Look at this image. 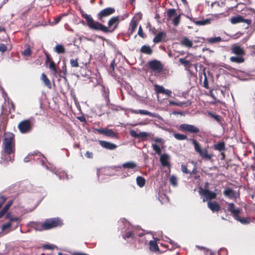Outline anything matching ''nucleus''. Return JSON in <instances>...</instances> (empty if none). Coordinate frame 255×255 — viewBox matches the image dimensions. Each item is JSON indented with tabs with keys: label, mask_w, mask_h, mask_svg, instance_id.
I'll list each match as a JSON object with an SVG mask.
<instances>
[{
	"label": "nucleus",
	"mask_w": 255,
	"mask_h": 255,
	"mask_svg": "<svg viewBox=\"0 0 255 255\" xmlns=\"http://www.w3.org/2000/svg\"><path fill=\"white\" fill-rule=\"evenodd\" d=\"M214 148L215 150L220 152L224 151L226 149L225 143L223 141H220L218 143L214 145Z\"/></svg>",
	"instance_id": "30"
},
{
	"label": "nucleus",
	"mask_w": 255,
	"mask_h": 255,
	"mask_svg": "<svg viewBox=\"0 0 255 255\" xmlns=\"http://www.w3.org/2000/svg\"><path fill=\"white\" fill-rule=\"evenodd\" d=\"M170 157L167 154H163L160 155V161L161 165L164 167H170L169 162Z\"/></svg>",
	"instance_id": "18"
},
{
	"label": "nucleus",
	"mask_w": 255,
	"mask_h": 255,
	"mask_svg": "<svg viewBox=\"0 0 255 255\" xmlns=\"http://www.w3.org/2000/svg\"><path fill=\"white\" fill-rule=\"evenodd\" d=\"M130 112L133 114H140V115H148L151 117H155L159 119V120H161L162 121H163V118L158 114L154 113H151L148 112L147 110H133L130 109Z\"/></svg>",
	"instance_id": "12"
},
{
	"label": "nucleus",
	"mask_w": 255,
	"mask_h": 255,
	"mask_svg": "<svg viewBox=\"0 0 255 255\" xmlns=\"http://www.w3.org/2000/svg\"><path fill=\"white\" fill-rule=\"evenodd\" d=\"M44 227L46 230L58 227L63 225L62 221L58 218L46 219L44 222Z\"/></svg>",
	"instance_id": "6"
},
{
	"label": "nucleus",
	"mask_w": 255,
	"mask_h": 255,
	"mask_svg": "<svg viewBox=\"0 0 255 255\" xmlns=\"http://www.w3.org/2000/svg\"><path fill=\"white\" fill-rule=\"evenodd\" d=\"M221 41H222V38L220 36L211 37V38L208 39V41L211 43H218Z\"/></svg>",
	"instance_id": "41"
},
{
	"label": "nucleus",
	"mask_w": 255,
	"mask_h": 255,
	"mask_svg": "<svg viewBox=\"0 0 255 255\" xmlns=\"http://www.w3.org/2000/svg\"><path fill=\"white\" fill-rule=\"evenodd\" d=\"M233 52L237 55L243 56L245 55V51L243 48L239 46H235L232 48Z\"/></svg>",
	"instance_id": "27"
},
{
	"label": "nucleus",
	"mask_w": 255,
	"mask_h": 255,
	"mask_svg": "<svg viewBox=\"0 0 255 255\" xmlns=\"http://www.w3.org/2000/svg\"><path fill=\"white\" fill-rule=\"evenodd\" d=\"M49 68L50 70L53 71L55 75L59 76H62L61 75V71L58 69L57 65H49Z\"/></svg>",
	"instance_id": "33"
},
{
	"label": "nucleus",
	"mask_w": 255,
	"mask_h": 255,
	"mask_svg": "<svg viewBox=\"0 0 255 255\" xmlns=\"http://www.w3.org/2000/svg\"><path fill=\"white\" fill-rule=\"evenodd\" d=\"M41 80L42 81L45 86H46L48 89H51V82L44 73H42L41 74Z\"/></svg>",
	"instance_id": "29"
},
{
	"label": "nucleus",
	"mask_w": 255,
	"mask_h": 255,
	"mask_svg": "<svg viewBox=\"0 0 255 255\" xmlns=\"http://www.w3.org/2000/svg\"><path fill=\"white\" fill-rule=\"evenodd\" d=\"M31 227L36 231H41L46 230L43 223L33 222L31 224Z\"/></svg>",
	"instance_id": "25"
},
{
	"label": "nucleus",
	"mask_w": 255,
	"mask_h": 255,
	"mask_svg": "<svg viewBox=\"0 0 255 255\" xmlns=\"http://www.w3.org/2000/svg\"><path fill=\"white\" fill-rule=\"evenodd\" d=\"M95 131H97L98 132L103 134L105 136L111 137H117V133L112 129L108 128H100V129H95Z\"/></svg>",
	"instance_id": "13"
},
{
	"label": "nucleus",
	"mask_w": 255,
	"mask_h": 255,
	"mask_svg": "<svg viewBox=\"0 0 255 255\" xmlns=\"http://www.w3.org/2000/svg\"><path fill=\"white\" fill-rule=\"evenodd\" d=\"M155 90L156 93H162L165 94L169 97L171 96L172 92L171 91L165 89L163 86H159L158 85H155L154 86Z\"/></svg>",
	"instance_id": "16"
},
{
	"label": "nucleus",
	"mask_w": 255,
	"mask_h": 255,
	"mask_svg": "<svg viewBox=\"0 0 255 255\" xmlns=\"http://www.w3.org/2000/svg\"><path fill=\"white\" fill-rule=\"evenodd\" d=\"M208 207L213 212H218L220 209L219 205L215 201H209L208 202Z\"/></svg>",
	"instance_id": "22"
},
{
	"label": "nucleus",
	"mask_w": 255,
	"mask_h": 255,
	"mask_svg": "<svg viewBox=\"0 0 255 255\" xmlns=\"http://www.w3.org/2000/svg\"><path fill=\"white\" fill-rule=\"evenodd\" d=\"M191 141L194 145L195 150L203 159L206 160H211L213 155L208 153V148L202 149L200 144L194 139H191Z\"/></svg>",
	"instance_id": "4"
},
{
	"label": "nucleus",
	"mask_w": 255,
	"mask_h": 255,
	"mask_svg": "<svg viewBox=\"0 0 255 255\" xmlns=\"http://www.w3.org/2000/svg\"><path fill=\"white\" fill-rule=\"evenodd\" d=\"M223 194L230 199L236 198L239 194L231 188H226L223 192Z\"/></svg>",
	"instance_id": "15"
},
{
	"label": "nucleus",
	"mask_w": 255,
	"mask_h": 255,
	"mask_svg": "<svg viewBox=\"0 0 255 255\" xmlns=\"http://www.w3.org/2000/svg\"><path fill=\"white\" fill-rule=\"evenodd\" d=\"M178 129L180 131L190 133H197L199 132V129L194 125L187 124H183L179 125Z\"/></svg>",
	"instance_id": "7"
},
{
	"label": "nucleus",
	"mask_w": 255,
	"mask_h": 255,
	"mask_svg": "<svg viewBox=\"0 0 255 255\" xmlns=\"http://www.w3.org/2000/svg\"><path fill=\"white\" fill-rule=\"evenodd\" d=\"M46 61V64H55L53 61L51 56L47 53H45Z\"/></svg>",
	"instance_id": "49"
},
{
	"label": "nucleus",
	"mask_w": 255,
	"mask_h": 255,
	"mask_svg": "<svg viewBox=\"0 0 255 255\" xmlns=\"http://www.w3.org/2000/svg\"><path fill=\"white\" fill-rule=\"evenodd\" d=\"M173 136L178 140H183L187 138V135L181 133H174Z\"/></svg>",
	"instance_id": "40"
},
{
	"label": "nucleus",
	"mask_w": 255,
	"mask_h": 255,
	"mask_svg": "<svg viewBox=\"0 0 255 255\" xmlns=\"http://www.w3.org/2000/svg\"><path fill=\"white\" fill-rule=\"evenodd\" d=\"M169 182L171 185L174 186H176L177 184V178L176 176L172 175L169 179Z\"/></svg>",
	"instance_id": "47"
},
{
	"label": "nucleus",
	"mask_w": 255,
	"mask_h": 255,
	"mask_svg": "<svg viewBox=\"0 0 255 255\" xmlns=\"http://www.w3.org/2000/svg\"><path fill=\"white\" fill-rule=\"evenodd\" d=\"M115 12V9L114 8L109 7L107 8H106L104 9H102L100 11V12L97 14V17L98 19L104 22V20H103V18L104 17L109 16Z\"/></svg>",
	"instance_id": "10"
},
{
	"label": "nucleus",
	"mask_w": 255,
	"mask_h": 255,
	"mask_svg": "<svg viewBox=\"0 0 255 255\" xmlns=\"http://www.w3.org/2000/svg\"><path fill=\"white\" fill-rule=\"evenodd\" d=\"M230 60L232 62L241 63H243L245 61L244 58L243 56L239 55H236L235 56H232L230 58Z\"/></svg>",
	"instance_id": "32"
},
{
	"label": "nucleus",
	"mask_w": 255,
	"mask_h": 255,
	"mask_svg": "<svg viewBox=\"0 0 255 255\" xmlns=\"http://www.w3.org/2000/svg\"><path fill=\"white\" fill-rule=\"evenodd\" d=\"M13 203L12 200H9L6 204V205L4 207L3 209L4 210L6 211L8 210L9 207L12 205Z\"/></svg>",
	"instance_id": "54"
},
{
	"label": "nucleus",
	"mask_w": 255,
	"mask_h": 255,
	"mask_svg": "<svg viewBox=\"0 0 255 255\" xmlns=\"http://www.w3.org/2000/svg\"><path fill=\"white\" fill-rule=\"evenodd\" d=\"M18 128L21 133H24L30 131L32 128L31 122L28 120L20 122Z\"/></svg>",
	"instance_id": "11"
},
{
	"label": "nucleus",
	"mask_w": 255,
	"mask_h": 255,
	"mask_svg": "<svg viewBox=\"0 0 255 255\" xmlns=\"http://www.w3.org/2000/svg\"><path fill=\"white\" fill-rule=\"evenodd\" d=\"M231 22L234 24L240 22H246L248 24V27L251 24L252 20L250 19H246L241 15H237L231 18Z\"/></svg>",
	"instance_id": "14"
},
{
	"label": "nucleus",
	"mask_w": 255,
	"mask_h": 255,
	"mask_svg": "<svg viewBox=\"0 0 255 255\" xmlns=\"http://www.w3.org/2000/svg\"><path fill=\"white\" fill-rule=\"evenodd\" d=\"M169 105H177V106H178L180 107H182L184 105V103L182 102H175L173 101H170Z\"/></svg>",
	"instance_id": "53"
},
{
	"label": "nucleus",
	"mask_w": 255,
	"mask_h": 255,
	"mask_svg": "<svg viewBox=\"0 0 255 255\" xmlns=\"http://www.w3.org/2000/svg\"><path fill=\"white\" fill-rule=\"evenodd\" d=\"M140 51L142 53L150 55L152 54L153 50L149 45H144L141 47Z\"/></svg>",
	"instance_id": "31"
},
{
	"label": "nucleus",
	"mask_w": 255,
	"mask_h": 255,
	"mask_svg": "<svg viewBox=\"0 0 255 255\" xmlns=\"http://www.w3.org/2000/svg\"><path fill=\"white\" fill-rule=\"evenodd\" d=\"M211 20L206 19L203 20L194 21V22L197 25H204L210 23Z\"/></svg>",
	"instance_id": "38"
},
{
	"label": "nucleus",
	"mask_w": 255,
	"mask_h": 255,
	"mask_svg": "<svg viewBox=\"0 0 255 255\" xmlns=\"http://www.w3.org/2000/svg\"><path fill=\"white\" fill-rule=\"evenodd\" d=\"M209 115L212 117L213 118L215 119L218 123H219L220 125L222 124L221 123V117L219 115H214L211 113H209Z\"/></svg>",
	"instance_id": "48"
},
{
	"label": "nucleus",
	"mask_w": 255,
	"mask_h": 255,
	"mask_svg": "<svg viewBox=\"0 0 255 255\" xmlns=\"http://www.w3.org/2000/svg\"><path fill=\"white\" fill-rule=\"evenodd\" d=\"M199 192L201 195L204 196V198L203 199V202H205L208 200H211L212 199H215L217 196V194L215 192L210 191L208 189L200 188Z\"/></svg>",
	"instance_id": "9"
},
{
	"label": "nucleus",
	"mask_w": 255,
	"mask_h": 255,
	"mask_svg": "<svg viewBox=\"0 0 255 255\" xmlns=\"http://www.w3.org/2000/svg\"><path fill=\"white\" fill-rule=\"evenodd\" d=\"M152 147L154 151H155V153L158 155H161V150L160 147L155 143L152 144Z\"/></svg>",
	"instance_id": "43"
},
{
	"label": "nucleus",
	"mask_w": 255,
	"mask_h": 255,
	"mask_svg": "<svg viewBox=\"0 0 255 255\" xmlns=\"http://www.w3.org/2000/svg\"><path fill=\"white\" fill-rule=\"evenodd\" d=\"M5 218L9 219V222H11V224H12L13 222H15L16 223L15 227H17L18 226V223L21 221V219L20 218H18V217L10 218V214H9V213L6 214Z\"/></svg>",
	"instance_id": "36"
},
{
	"label": "nucleus",
	"mask_w": 255,
	"mask_h": 255,
	"mask_svg": "<svg viewBox=\"0 0 255 255\" xmlns=\"http://www.w3.org/2000/svg\"><path fill=\"white\" fill-rule=\"evenodd\" d=\"M181 170L184 173H186V174L189 173V172L188 171L186 165H181Z\"/></svg>",
	"instance_id": "58"
},
{
	"label": "nucleus",
	"mask_w": 255,
	"mask_h": 255,
	"mask_svg": "<svg viewBox=\"0 0 255 255\" xmlns=\"http://www.w3.org/2000/svg\"><path fill=\"white\" fill-rule=\"evenodd\" d=\"M184 66L185 70L191 75L197 71V65H184Z\"/></svg>",
	"instance_id": "28"
},
{
	"label": "nucleus",
	"mask_w": 255,
	"mask_h": 255,
	"mask_svg": "<svg viewBox=\"0 0 255 255\" xmlns=\"http://www.w3.org/2000/svg\"><path fill=\"white\" fill-rule=\"evenodd\" d=\"M138 35L142 37V38H144V34H143V30H142V27L141 26H140L139 27V28H138Z\"/></svg>",
	"instance_id": "57"
},
{
	"label": "nucleus",
	"mask_w": 255,
	"mask_h": 255,
	"mask_svg": "<svg viewBox=\"0 0 255 255\" xmlns=\"http://www.w3.org/2000/svg\"><path fill=\"white\" fill-rule=\"evenodd\" d=\"M54 247H55L54 246L49 245H45L43 246V248L45 249H47V250L53 249Z\"/></svg>",
	"instance_id": "62"
},
{
	"label": "nucleus",
	"mask_w": 255,
	"mask_h": 255,
	"mask_svg": "<svg viewBox=\"0 0 255 255\" xmlns=\"http://www.w3.org/2000/svg\"><path fill=\"white\" fill-rule=\"evenodd\" d=\"M115 65H109V67L107 66V69H108L109 72L112 75L114 76V66Z\"/></svg>",
	"instance_id": "50"
},
{
	"label": "nucleus",
	"mask_w": 255,
	"mask_h": 255,
	"mask_svg": "<svg viewBox=\"0 0 255 255\" xmlns=\"http://www.w3.org/2000/svg\"><path fill=\"white\" fill-rule=\"evenodd\" d=\"M149 68L154 74L161 73L163 70L162 65H149Z\"/></svg>",
	"instance_id": "23"
},
{
	"label": "nucleus",
	"mask_w": 255,
	"mask_h": 255,
	"mask_svg": "<svg viewBox=\"0 0 255 255\" xmlns=\"http://www.w3.org/2000/svg\"><path fill=\"white\" fill-rule=\"evenodd\" d=\"M228 211L233 215L234 218H237V216L239 215V213L241 212V209L239 208H236L233 203H229Z\"/></svg>",
	"instance_id": "19"
},
{
	"label": "nucleus",
	"mask_w": 255,
	"mask_h": 255,
	"mask_svg": "<svg viewBox=\"0 0 255 255\" xmlns=\"http://www.w3.org/2000/svg\"><path fill=\"white\" fill-rule=\"evenodd\" d=\"M65 178H66V179H68V176L66 173H65L64 172L59 173V178L60 179H63Z\"/></svg>",
	"instance_id": "55"
},
{
	"label": "nucleus",
	"mask_w": 255,
	"mask_h": 255,
	"mask_svg": "<svg viewBox=\"0 0 255 255\" xmlns=\"http://www.w3.org/2000/svg\"><path fill=\"white\" fill-rule=\"evenodd\" d=\"M169 243L172 246V248H177L178 247L177 244L175 243H174L173 241H172L171 239H168Z\"/></svg>",
	"instance_id": "60"
},
{
	"label": "nucleus",
	"mask_w": 255,
	"mask_h": 255,
	"mask_svg": "<svg viewBox=\"0 0 255 255\" xmlns=\"http://www.w3.org/2000/svg\"><path fill=\"white\" fill-rule=\"evenodd\" d=\"M55 51L58 54H63L65 52V48L63 45L57 44L54 48Z\"/></svg>",
	"instance_id": "35"
},
{
	"label": "nucleus",
	"mask_w": 255,
	"mask_h": 255,
	"mask_svg": "<svg viewBox=\"0 0 255 255\" xmlns=\"http://www.w3.org/2000/svg\"><path fill=\"white\" fill-rule=\"evenodd\" d=\"M235 71L234 74H236V76L238 77L239 78H240L241 80H247L249 79H252V78H247V77L248 76V74L245 73V72L240 71V70H234Z\"/></svg>",
	"instance_id": "24"
},
{
	"label": "nucleus",
	"mask_w": 255,
	"mask_h": 255,
	"mask_svg": "<svg viewBox=\"0 0 255 255\" xmlns=\"http://www.w3.org/2000/svg\"><path fill=\"white\" fill-rule=\"evenodd\" d=\"M154 240L153 241H149V249L152 252H156L158 251V247L157 244V241H158V239H155L153 238Z\"/></svg>",
	"instance_id": "26"
},
{
	"label": "nucleus",
	"mask_w": 255,
	"mask_h": 255,
	"mask_svg": "<svg viewBox=\"0 0 255 255\" xmlns=\"http://www.w3.org/2000/svg\"><path fill=\"white\" fill-rule=\"evenodd\" d=\"M136 183L139 187H142L144 186L145 183V179L141 176H137L136 177Z\"/></svg>",
	"instance_id": "37"
},
{
	"label": "nucleus",
	"mask_w": 255,
	"mask_h": 255,
	"mask_svg": "<svg viewBox=\"0 0 255 255\" xmlns=\"http://www.w3.org/2000/svg\"><path fill=\"white\" fill-rule=\"evenodd\" d=\"M137 26V22L135 20H132L130 23L129 31L130 34H132L136 29Z\"/></svg>",
	"instance_id": "34"
},
{
	"label": "nucleus",
	"mask_w": 255,
	"mask_h": 255,
	"mask_svg": "<svg viewBox=\"0 0 255 255\" xmlns=\"http://www.w3.org/2000/svg\"><path fill=\"white\" fill-rule=\"evenodd\" d=\"M176 14V10L174 8L169 9L167 11V16L168 19H171V18Z\"/></svg>",
	"instance_id": "39"
},
{
	"label": "nucleus",
	"mask_w": 255,
	"mask_h": 255,
	"mask_svg": "<svg viewBox=\"0 0 255 255\" xmlns=\"http://www.w3.org/2000/svg\"><path fill=\"white\" fill-rule=\"evenodd\" d=\"M180 21V14L176 15L173 19V24L174 26H177L179 25Z\"/></svg>",
	"instance_id": "45"
},
{
	"label": "nucleus",
	"mask_w": 255,
	"mask_h": 255,
	"mask_svg": "<svg viewBox=\"0 0 255 255\" xmlns=\"http://www.w3.org/2000/svg\"><path fill=\"white\" fill-rule=\"evenodd\" d=\"M119 224L120 226H123V230L125 229L124 233L123 234V237L125 239L130 238H133L136 235L139 237L142 236V234H137V230L134 229L129 223L125 219H121Z\"/></svg>",
	"instance_id": "2"
},
{
	"label": "nucleus",
	"mask_w": 255,
	"mask_h": 255,
	"mask_svg": "<svg viewBox=\"0 0 255 255\" xmlns=\"http://www.w3.org/2000/svg\"><path fill=\"white\" fill-rule=\"evenodd\" d=\"M12 226L11 222H8L3 224L1 227V231H4L7 229H9Z\"/></svg>",
	"instance_id": "51"
},
{
	"label": "nucleus",
	"mask_w": 255,
	"mask_h": 255,
	"mask_svg": "<svg viewBox=\"0 0 255 255\" xmlns=\"http://www.w3.org/2000/svg\"><path fill=\"white\" fill-rule=\"evenodd\" d=\"M14 135L11 132H6L3 141V150L5 155L4 159L7 161L13 160L15 151Z\"/></svg>",
	"instance_id": "1"
},
{
	"label": "nucleus",
	"mask_w": 255,
	"mask_h": 255,
	"mask_svg": "<svg viewBox=\"0 0 255 255\" xmlns=\"http://www.w3.org/2000/svg\"><path fill=\"white\" fill-rule=\"evenodd\" d=\"M148 133L146 132H140L139 133V137H145L147 136Z\"/></svg>",
	"instance_id": "61"
},
{
	"label": "nucleus",
	"mask_w": 255,
	"mask_h": 255,
	"mask_svg": "<svg viewBox=\"0 0 255 255\" xmlns=\"http://www.w3.org/2000/svg\"><path fill=\"white\" fill-rule=\"evenodd\" d=\"M130 134L134 137H139V133H137L136 132L133 130H131L129 131Z\"/></svg>",
	"instance_id": "56"
},
{
	"label": "nucleus",
	"mask_w": 255,
	"mask_h": 255,
	"mask_svg": "<svg viewBox=\"0 0 255 255\" xmlns=\"http://www.w3.org/2000/svg\"><path fill=\"white\" fill-rule=\"evenodd\" d=\"M82 16L86 20L87 25L90 29L95 30H100L106 33H108L109 30L107 28V26L99 22L95 21L91 15L84 13L82 12Z\"/></svg>",
	"instance_id": "3"
},
{
	"label": "nucleus",
	"mask_w": 255,
	"mask_h": 255,
	"mask_svg": "<svg viewBox=\"0 0 255 255\" xmlns=\"http://www.w3.org/2000/svg\"><path fill=\"white\" fill-rule=\"evenodd\" d=\"M180 45L182 46L190 48L192 47L193 42L187 37L184 36L182 38V39L180 41Z\"/></svg>",
	"instance_id": "21"
},
{
	"label": "nucleus",
	"mask_w": 255,
	"mask_h": 255,
	"mask_svg": "<svg viewBox=\"0 0 255 255\" xmlns=\"http://www.w3.org/2000/svg\"><path fill=\"white\" fill-rule=\"evenodd\" d=\"M86 156L88 158H93V153L91 152H90L89 151H87L85 154Z\"/></svg>",
	"instance_id": "64"
},
{
	"label": "nucleus",
	"mask_w": 255,
	"mask_h": 255,
	"mask_svg": "<svg viewBox=\"0 0 255 255\" xmlns=\"http://www.w3.org/2000/svg\"><path fill=\"white\" fill-rule=\"evenodd\" d=\"M7 49L6 45L4 44H0V51L5 52Z\"/></svg>",
	"instance_id": "59"
},
{
	"label": "nucleus",
	"mask_w": 255,
	"mask_h": 255,
	"mask_svg": "<svg viewBox=\"0 0 255 255\" xmlns=\"http://www.w3.org/2000/svg\"><path fill=\"white\" fill-rule=\"evenodd\" d=\"M22 55L24 56H29L31 54V50L29 47H27L22 52Z\"/></svg>",
	"instance_id": "46"
},
{
	"label": "nucleus",
	"mask_w": 255,
	"mask_h": 255,
	"mask_svg": "<svg viewBox=\"0 0 255 255\" xmlns=\"http://www.w3.org/2000/svg\"><path fill=\"white\" fill-rule=\"evenodd\" d=\"M237 221L240 222L243 224H248L250 223V219L247 218H241L239 217V215L237 216V218H235Z\"/></svg>",
	"instance_id": "42"
},
{
	"label": "nucleus",
	"mask_w": 255,
	"mask_h": 255,
	"mask_svg": "<svg viewBox=\"0 0 255 255\" xmlns=\"http://www.w3.org/2000/svg\"><path fill=\"white\" fill-rule=\"evenodd\" d=\"M166 37V33L165 32H159L154 37L153 42L154 43H158L165 41Z\"/></svg>",
	"instance_id": "17"
},
{
	"label": "nucleus",
	"mask_w": 255,
	"mask_h": 255,
	"mask_svg": "<svg viewBox=\"0 0 255 255\" xmlns=\"http://www.w3.org/2000/svg\"><path fill=\"white\" fill-rule=\"evenodd\" d=\"M99 143L101 146L103 148L110 150H114L117 147V145L115 144L106 141L100 140Z\"/></svg>",
	"instance_id": "20"
},
{
	"label": "nucleus",
	"mask_w": 255,
	"mask_h": 255,
	"mask_svg": "<svg viewBox=\"0 0 255 255\" xmlns=\"http://www.w3.org/2000/svg\"><path fill=\"white\" fill-rule=\"evenodd\" d=\"M103 97L106 99L107 104H108L110 102L109 99V91L108 90H106L105 88H103Z\"/></svg>",
	"instance_id": "44"
},
{
	"label": "nucleus",
	"mask_w": 255,
	"mask_h": 255,
	"mask_svg": "<svg viewBox=\"0 0 255 255\" xmlns=\"http://www.w3.org/2000/svg\"><path fill=\"white\" fill-rule=\"evenodd\" d=\"M162 203L164 202H168L169 199L165 195H163L160 196L159 199Z\"/></svg>",
	"instance_id": "52"
},
{
	"label": "nucleus",
	"mask_w": 255,
	"mask_h": 255,
	"mask_svg": "<svg viewBox=\"0 0 255 255\" xmlns=\"http://www.w3.org/2000/svg\"><path fill=\"white\" fill-rule=\"evenodd\" d=\"M120 21L119 16H113L108 21V26L107 28L109 30L108 33H112L117 28Z\"/></svg>",
	"instance_id": "8"
},
{
	"label": "nucleus",
	"mask_w": 255,
	"mask_h": 255,
	"mask_svg": "<svg viewBox=\"0 0 255 255\" xmlns=\"http://www.w3.org/2000/svg\"><path fill=\"white\" fill-rule=\"evenodd\" d=\"M122 167L127 170L125 171L127 176H129L138 170L137 164L133 161H128L123 163L122 166H118L120 169Z\"/></svg>",
	"instance_id": "5"
},
{
	"label": "nucleus",
	"mask_w": 255,
	"mask_h": 255,
	"mask_svg": "<svg viewBox=\"0 0 255 255\" xmlns=\"http://www.w3.org/2000/svg\"><path fill=\"white\" fill-rule=\"evenodd\" d=\"M6 198L3 196H0V208L2 206L3 203L5 201Z\"/></svg>",
	"instance_id": "63"
}]
</instances>
